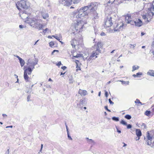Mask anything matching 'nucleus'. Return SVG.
I'll return each instance as SVG.
<instances>
[{
  "mask_svg": "<svg viewBox=\"0 0 154 154\" xmlns=\"http://www.w3.org/2000/svg\"><path fill=\"white\" fill-rule=\"evenodd\" d=\"M147 75L154 77V70H150L147 73Z\"/></svg>",
  "mask_w": 154,
  "mask_h": 154,
  "instance_id": "b1692460",
  "label": "nucleus"
},
{
  "mask_svg": "<svg viewBox=\"0 0 154 154\" xmlns=\"http://www.w3.org/2000/svg\"><path fill=\"white\" fill-rule=\"evenodd\" d=\"M43 144H41V149L40 150V152H41V151L42 150V148H43Z\"/></svg>",
  "mask_w": 154,
  "mask_h": 154,
  "instance_id": "052dcab7",
  "label": "nucleus"
},
{
  "mask_svg": "<svg viewBox=\"0 0 154 154\" xmlns=\"http://www.w3.org/2000/svg\"><path fill=\"white\" fill-rule=\"evenodd\" d=\"M140 137H136V140H139L140 139Z\"/></svg>",
  "mask_w": 154,
  "mask_h": 154,
  "instance_id": "13d9d810",
  "label": "nucleus"
},
{
  "mask_svg": "<svg viewBox=\"0 0 154 154\" xmlns=\"http://www.w3.org/2000/svg\"><path fill=\"white\" fill-rule=\"evenodd\" d=\"M152 46L153 47H154V41H153L152 44Z\"/></svg>",
  "mask_w": 154,
  "mask_h": 154,
  "instance_id": "69168bd1",
  "label": "nucleus"
},
{
  "mask_svg": "<svg viewBox=\"0 0 154 154\" xmlns=\"http://www.w3.org/2000/svg\"><path fill=\"white\" fill-rule=\"evenodd\" d=\"M12 127H13V126L11 125V126H7V127H6V128H12Z\"/></svg>",
  "mask_w": 154,
  "mask_h": 154,
  "instance_id": "e2e57ef3",
  "label": "nucleus"
},
{
  "mask_svg": "<svg viewBox=\"0 0 154 154\" xmlns=\"http://www.w3.org/2000/svg\"><path fill=\"white\" fill-rule=\"evenodd\" d=\"M72 0V2L74 4L77 3H79L80 1V0Z\"/></svg>",
  "mask_w": 154,
  "mask_h": 154,
  "instance_id": "e433bc0d",
  "label": "nucleus"
},
{
  "mask_svg": "<svg viewBox=\"0 0 154 154\" xmlns=\"http://www.w3.org/2000/svg\"><path fill=\"white\" fill-rule=\"evenodd\" d=\"M135 25L136 26L140 27L142 25V22L140 19H138L135 21Z\"/></svg>",
  "mask_w": 154,
  "mask_h": 154,
  "instance_id": "a211bd4d",
  "label": "nucleus"
},
{
  "mask_svg": "<svg viewBox=\"0 0 154 154\" xmlns=\"http://www.w3.org/2000/svg\"><path fill=\"white\" fill-rule=\"evenodd\" d=\"M52 36L54 37V38H55L59 41H60V40L61 38V36L60 35H59V36H58L57 35H52Z\"/></svg>",
  "mask_w": 154,
  "mask_h": 154,
  "instance_id": "393cba45",
  "label": "nucleus"
},
{
  "mask_svg": "<svg viewBox=\"0 0 154 154\" xmlns=\"http://www.w3.org/2000/svg\"><path fill=\"white\" fill-rule=\"evenodd\" d=\"M48 30V28H46L45 29H43V32L45 33H46V32Z\"/></svg>",
  "mask_w": 154,
  "mask_h": 154,
  "instance_id": "8fccbe9b",
  "label": "nucleus"
},
{
  "mask_svg": "<svg viewBox=\"0 0 154 154\" xmlns=\"http://www.w3.org/2000/svg\"><path fill=\"white\" fill-rule=\"evenodd\" d=\"M142 127H143V129H145L147 128L146 125L144 123H142L141 125Z\"/></svg>",
  "mask_w": 154,
  "mask_h": 154,
  "instance_id": "79ce46f5",
  "label": "nucleus"
},
{
  "mask_svg": "<svg viewBox=\"0 0 154 154\" xmlns=\"http://www.w3.org/2000/svg\"><path fill=\"white\" fill-rule=\"evenodd\" d=\"M126 126H127V128L128 129H130L132 127V125L130 124L128 125L127 124V125H126Z\"/></svg>",
  "mask_w": 154,
  "mask_h": 154,
  "instance_id": "ea45409f",
  "label": "nucleus"
},
{
  "mask_svg": "<svg viewBox=\"0 0 154 154\" xmlns=\"http://www.w3.org/2000/svg\"><path fill=\"white\" fill-rule=\"evenodd\" d=\"M125 118L129 120L131 118V117L130 115L127 114L125 116Z\"/></svg>",
  "mask_w": 154,
  "mask_h": 154,
  "instance_id": "7c9ffc66",
  "label": "nucleus"
},
{
  "mask_svg": "<svg viewBox=\"0 0 154 154\" xmlns=\"http://www.w3.org/2000/svg\"><path fill=\"white\" fill-rule=\"evenodd\" d=\"M15 56L16 57L19 59V60H20V59H22L21 58H20L19 56L17 55H16V56Z\"/></svg>",
  "mask_w": 154,
  "mask_h": 154,
  "instance_id": "5fc2aeb1",
  "label": "nucleus"
},
{
  "mask_svg": "<svg viewBox=\"0 0 154 154\" xmlns=\"http://www.w3.org/2000/svg\"><path fill=\"white\" fill-rule=\"evenodd\" d=\"M76 40L75 39H73L70 42L71 44L72 45L73 48H75V45L74 42Z\"/></svg>",
  "mask_w": 154,
  "mask_h": 154,
  "instance_id": "bb28decb",
  "label": "nucleus"
},
{
  "mask_svg": "<svg viewBox=\"0 0 154 154\" xmlns=\"http://www.w3.org/2000/svg\"><path fill=\"white\" fill-rule=\"evenodd\" d=\"M40 25V27H38V30H41L44 27V25L41 24V25Z\"/></svg>",
  "mask_w": 154,
  "mask_h": 154,
  "instance_id": "58836bf2",
  "label": "nucleus"
},
{
  "mask_svg": "<svg viewBox=\"0 0 154 154\" xmlns=\"http://www.w3.org/2000/svg\"><path fill=\"white\" fill-rule=\"evenodd\" d=\"M66 1L64 3H63V5L66 6H69L72 4V0H66Z\"/></svg>",
  "mask_w": 154,
  "mask_h": 154,
  "instance_id": "aec40b11",
  "label": "nucleus"
},
{
  "mask_svg": "<svg viewBox=\"0 0 154 154\" xmlns=\"http://www.w3.org/2000/svg\"><path fill=\"white\" fill-rule=\"evenodd\" d=\"M135 103H140L141 105L145 104L144 103H142L140 102V100L137 99L135 101Z\"/></svg>",
  "mask_w": 154,
  "mask_h": 154,
  "instance_id": "c756f323",
  "label": "nucleus"
},
{
  "mask_svg": "<svg viewBox=\"0 0 154 154\" xmlns=\"http://www.w3.org/2000/svg\"><path fill=\"white\" fill-rule=\"evenodd\" d=\"M85 7L87 8L86 10L87 12H88V14H90L91 13L96 12L97 5V3L94 2L90 3L88 5Z\"/></svg>",
  "mask_w": 154,
  "mask_h": 154,
  "instance_id": "7ed1b4c3",
  "label": "nucleus"
},
{
  "mask_svg": "<svg viewBox=\"0 0 154 154\" xmlns=\"http://www.w3.org/2000/svg\"><path fill=\"white\" fill-rule=\"evenodd\" d=\"M86 7L85 6L75 11L73 13L72 15L74 18H81L82 17L88 15V12Z\"/></svg>",
  "mask_w": 154,
  "mask_h": 154,
  "instance_id": "f257e3e1",
  "label": "nucleus"
},
{
  "mask_svg": "<svg viewBox=\"0 0 154 154\" xmlns=\"http://www.w3.org/2000/svg\"><path fill=\"white\" fill-rule=\"evenodd\" d=\"M136 134L137 136L138 137L142 135V133L140 129H136Z\"/></svg>",
  "mask_w": 154,
  "mask_h": 154,
  "instance_id": "5701e85b",
  "label": "nucleus"
},
{
  "mask_svg": "<svg viewBox=\"0 0 154 154\" xmlns=\"http://www.w3.org/2000/svg\"><path fill=\"white\" fill-rule=\"evenodd\" d=\"M104 108L106 110H107V109H108V106H105L104 107Z\"/></svg>",
  "mask_w": 154,
  "mask_h": 154,
  "instance_id": "774afa93",
  "label": "nucleus"
},
{
  "mask_svg": "<svg viewBox=\"0 0 154 154\" xmlns=\"http://www.w3.org/2000/svg\"><path fill=\"white\" fill-rule=\"evenodd\" d=\"M20 65L21 67H23L25 63V62L24 60L23 59H21L20 60Z\"/></svg>",
  "mask_w": 154,
  "mask_h": 154,
  "instance_id": "a878e982",
  "label": "nucleus"
},
{
  "mask_svg": "<svg viewBox=\"0 0 154 154\" xmlns=\"http://www.w3.org/2000/svg\"><path fill=\"white\" fill-rule=\"evenodd\" d=\"M89 15H90L91 16H93V17L92 18V20L94 22V23H96V21H97V19L99 18L98 14L97 13V12L91 13V14H89Z\"/></svg>",
  "mask_w": 154,
  "mask_h": 154,
  "instance_id": "f8f14e48",
  "label": "nucleus"
},
{
  "mask_svg": "<svg viewBox=\"0 0 154 154\" xmlns=\"http://www.w3.org/2000/svg\"><path fill=\"white\" fill-rule=\"evenodd\" d=\"M25 66H24L23 67V69L24 70H26V72H28V71L29 72H28V74L29 75H30L31 74V73L32 72V70L33 69H32H32L30 67H28V68L26 69H25Z\"/></svg>",
  "mask_w": 154,
  "mask_h": 154,
  "instance_id": "4be33fe9",
  "label": "nucleus"
},
{
  "mask_svg": "<svg viewBox=\"0 0 154 154\" xmlns=\"http://www.w3.org/2000/svg\"><path fill=\"white\" fill-rule=\"evenodd\" d=\"M83 26V24L82 22L81 21L77 22V23L75 24V28L76 31H80L81 29H82Z\"/></svg>",
  "mask_w": 154,
  "mask_h": 154,
  "instance_id": "9d476101",
  "label": "nucleus"
},
{
  "mask_svg": "<svg viewBox=\"0 0 154 154\" xmlns=\"http://www.w3.org/2000/svg\"><path fill=\"white\" fill-rule=\"evenodd\" d=\"M79 93L81 96H85L87 94V92L86 90L80 89L79 91Z\"/></svg>",
  "mask_w": 154,
  "mask_h": 154,
  "instance_id": "6ab92c4d",
  "label": "nucleus"
},
{
  "mask_svg": "<svg viewBox=\"0 0 154 154\" xmlns=\"http://www.w3.org/2000/svg\"><path fill=\"white\" fill-rule=\"evenodd\" d=\"M139 68V66H137L136 67L135 66H133L132 67V71L133 72L136 70L138 69Z\"/></svg>",
  "mask_w": 154,
  "mask_h": 154,
  "instance_id": "c85d7f7f",
  "label": "nucleus"
},
{
  "mask_svg": "<svg viewBox=\"0 0 154 154\" xmlns=\"http://www.w3.org/2000/svg\"><path fill=\"white\" fill-rule=\"evenodd\" d=\"M30 13L27 12L26 11H24L23 13L20 14V16L22 19L25 20L26 19V20H25L26 21V20H29V19H32L29 17V16H30Z\"/></svg>",
  "mask_w": 154,
  "mask_h": 154,
  "instance_id": "1a4fd4ad",
  "label": "nucleus"
},
{
  "mask_svg": "<svg viewBox=\"0 0 154 154\" xmlns=\"http://www.w3.org/2000/svg\"><path fill=\"white\" fill-rule=\"evenodd\" d=\"M28 72H26V70H24V78L26 82L28 81L29 77L27 75Z\"/></svg>",
  "mask_w": 154,
  "mask_h": 154,
  "instance_id": "412c9836",
  "label": "nucleus"
},
{
  "mask_svg": "<svg viewBox=\"0 0 154 154\" xmlns=\"http://www.w3.org/2000/svg\"><path fill=\"white\" fill-rule=\"evenodd\" d=\"M127 17H128V19H127V23H130L131 25H134V24H135V21H133L131 20V16L130 14H128L127 15Z\"/></svg>",
  "mask_w": 154,
  "mask_h": 154,
  "instance_id": "f3484780",
  "label": "nucleus"
},
{
  "mask_svg": "<svg viewBox=\"0 0 154 154\" xmlns=\"http://www.w3.org/2000/svg\"><path fill=\"white\" fill-rule=\"evenodd\" d=\"M142 72H138L136 74V75L137 77H139V75H142Z\"/></svg>",
  "mask_w": 154,
  "mask_h": 154,
  "instance_id": "49530a36",
  "label": "nucleus"
},
{
  "mask_svg": "<svg viewBox=\"0 0 154 154\" xmlns=\"http://www.w3.org/2000/svg\"><path fill=\"white\" fill-rule=\"evenodd\" d=\"M142 16V18L145 20V21H147V22H149L152 18L151 15L149 14L148 13L145 15H143Z\"/></svg>",
  "mask_w": 154,
  "mask_h": 154,
  "instance_id": "9b49d317",
  "label": "nucleus"
},
{
  "mask_svg": "<svg viewBox=\"0 0 154 154\" xmlns=\"http://www.w3.org/2000/svg\"><path fill=\"white\" fill-rule=\"evenodd\" d=\"M9 149H8L5 154H9Z\"/></svg>",
  "mask_w": 154,
  "mask_h": 154,
  "instance_id": "680f3d73",
  "label": "nucleus"
},
{
  "mask_svg": "<svg viewBox=\"0 0 154 154\" xmlns=\"http://www.w3.org/2000/svg\"><path fill=\"white\" fill-rule=\"evenodd\" d=\"M150 7L148 8V13L150 15H151L152 17L154 16V1L152 3H150Z\"/></svg>",
  "mask_w": 154,
  "mask_h": 154,
  "instance_id": "6e6552de",
  "label": "nucleus"
},
{
  "mask_svg": "<svg viewBox=\"0 0 154 154\" xmlns=\"http://www.w3.org/2000/svg\"><path fill=\"white\" fill-rule=\"evenodd\" d=\"M39 20L38 19L33 18L32 19H29L26 21V22L30 24V25L32 27L38 29V27H40V25L41 24L39 23Z\"/></svg>",
  "mask_w": 154,
  "mask_h": 154,
  "instance_id": "39448f33",
  "label": "nucleus"
},
{
  "mask_svg": "<svg viewBox=\"0 0 154 154\" xmlns=\"http://www.w3.org/2000/svg\"><path fill=\"white\" fill-rule=\"evenodd\" d=\"M49 46L50 47H52L54 45V43L53 42H50L49 43Z\"/></svg>",
  "mask_w": 154,
  "mask_h": 154,
  "instance_id": "a19ab883",
  "label": "nucleus"
},
{
  "mask_svg": "<svg viewBox=\"0 0 154 154\" xmlns=\"http://www.w3.org/2000/svg\"><path fill=\"white\" fill-rule=\"evenodd\" d=\"M61 64V63L60 61L58 62V63L57 64V65L58 66H60Z\"/></svg>",
  "mask_w": 154,
  "mask_h": 154,
  "instance_id": "4d7b16f0",
  "label": "nucleus"
},
{
  "mask_svg": "<svg viewBox=\"0 0 154 154\" xmlns=\"http://www.w3.org/2000/svg\"><path fill=\"white\" fill-rule=\"evenodd\" d=\"M19 27L21 29H23L24 27L22 25H20L19 26Z\"/></svg>",
  "mask_w": 154,
  "mask_h": 154,
  "instance_id": "6e6d98bb",
  "label": "nucleus"
},
{
  "mask_svg": "<svg viewBox=\"0 0 154 154\" xmlns=\"http://www.w3.org/2000/svg\"><path fill=\"white\" fill-rule=\"evenodd\" d=\"M112 119L116 122H118L119 121V118L118 117L114 116L112 117Z\"/></svg>",
  "mask_w": 154,
  "mask_h": 154,
  "instance_id": "cd10ccee",
  "label": "nucleus"
},
{
  "mask_svg": "<svg viewBox=\"0 0 154 154\" xmlns=\"http://www.w3.org/2000/svg\"><path fill=\"white\" fill-rule=\"evenodd\" d=\"M56 51H57V52H59V51L58 50H54L52 52V53H51V54L52 55H53L54 54V53L56 52Z\"/></svg>",
  "mask_w": 154,
  "mask_h": 154,
  "instance_id": "3c124183",
  "label": "nucleus"
},
{
  "mask_svg": "<svg viewBox=\"0 0 154 154\" xmlns=\"http://www.w3.org/2000/svg\"><path fill=\"white\" fill-rule=\"evenodd\" d=\"M73 79L72 78L70 79H69V83H73Z\"/></svg>",
  "mask_w": 154,
  "mask_h": 154,
  "instance_id": "37998d69",
  "label": "nucleus"
},
{
  "mask_svg": "<svg viewBox=\"0 0 154 154\" xmlns=\"http://www.w3.org/2000/svg\"><path fill=\"white\" fill-rule=\"evenodd\" d=\"M86 139L88 140V143H94V141L92 139H89L88 138H87V137L86 138Z\"/></svg>",
  "mask_w": 154,
  "mask_h": 154,
  "instance_id": "2f4dec72",
  "label": "nucleus"
},
{
  "mask_svg": "<svg viewBox=\"0 0 154 154\" xmlns=\"http://www.w3.org/2000/svg\"><path fill=\"white\" fill-rule=\"evenodd\" d=\"M30 59H28V60L27 63V65H28L29 64H31L30 66V67H32V69H33L35 68L34 66H35L38 63V61H36V62H30Z\"/></svg>",
  "mask_w": 154,
  "mask_h": 154,
  "instance_id": "2eb2a0df",
  "label": "nucleus"
},
{
  "mask_svg": "<svg viewBox=\"0 0 154 154\" xmlns=\"http://www.w3.org/2000/svg\"><path fill=\"white\" fill-rule=\"evenodd\" d=\"M61 68L64 70L66 68V66H63L61 67Z\"/></svg>",
  "mask_w": 154,
  "mask_h": 154,
  "instance_id": "864d4df0",
  "label": "nucleus"
},
{
  "mask_svg": "<svg viewBox=\"0 0 154 154\" xmlns=\"http://www.w3.org/2000/svg\"><path fill=\"white\" fill-rule=\"evenodd\" d=\"M116 129L117 132L119 133H121V131L120 130H119L118 128V127L117 126H116Z\"/></svg>",
  "mask_w": 154,
  "mask_h": 154,
  "instance_id": "de8ad7c7",
  "label": "nucleus"
},
{
  "mask_svg": "<svg viewBox=\"0 0 154 154\" xmlns=\"http://www.w3.org/2000/svg\"><path fill=\"white\" fill-rule=\"evenodd\" d=\"M151 113V112L149 111L146 110L145 112V115L146 116H148Z\"/></svg>",
  "mask_w": 154,
  "mask_h": 154,
  "instance_id": "72a5a7b5",
  "label": "nucleus"
},
{
  "mask_svg": "<svg viewBox=\"0 0 154 154\" xmlns=\"http://www.w3.org/2000/svg\"><path fill=\"white\" fill-rule=\"evenodd\" d=\"M67 133V136L68 137L69 140H72V138H71V137L69 135V132Z\"/></svg>",
  "mask_w": 154,
  "mask_h": 154,
  "instance_id": "a18cd8bd",
  "label": "nucleus"
},
{
  "mask_svg": "<svg viewBox=\"0 0 154 154\" xmlns=\"http://www.w3.org/2000/svg\"><path fill=\"white\" fill-rule=\"evenodd\" d=\"M43 18L44 19H46L48 17V14H43L42 15Z\"/></svg>",
  "mask_w": 154,
  "mask_h": 154,
  "instance_id": "f704fd0d",
  "label": "nucleus"
},
{
  "mask_svg": "<svg viewBox=\"0 0 154 154\" xmlns=\"http://www.w3.org/2000/svg\"><path fill=\"white\" fill-rule=\"evenodd\" d=\"M76 68H77L76 70L77 71L78 70H81V68L80 67L78 66V63L76 62Z\"/></svg>",
  "mask_w": 154,
  "mask_h": 154,
  "instance_id": "4c0bfd02",
  "label": "nucleus"
},
{
  "mask_svg": "<svg viewBox=\"0 0 154 154\" xmlns=\"http://www.w3.org/2000/svg\"><path fill=\"white\" fill-rule=\"evenodd\" d=\"M16 5L19 10H21V8L25 10H28L30 8V6L29 2L24 0L18 1L16 3Z\"/></svg>",
  "mask_w": 154,
  "mask_h": 154,
  "instance_id": "f03ea898",
  "label": "nucleus"
},
{
  "mask_svg": "<svg viewBox=\"0 0 154 154\" xmlns=\"http://www.w3.org/2000/svg\"><path fill=\"white\" fill-rule=\"evenodd\" d=\"M102 44L101 42H98L96 45H94L95 49L96 51H98L99 52H101V50L100 48H101L102 47Z\"/></svg>",
  "mask_w": 154,
  "mask_h": 154,
  "instance_id": "ddd939ff",
  "label": "nucleus"
},
{
  "mask_svg": "<svg viewBox=\"0 0 154 154\" xmlns=\"http://www.w3.org/2000/svg\"><path fill=\"white\" fill-rule=\"evenodd\" d=\"M100 53V52H99L98 51H96L95 50V51L92 52L91 55L89 57V59H92L93 57L95 56H96V58H97V57L96 55H98Z\"/></svg>",
  "mask_w": 154,
  "mask_h": 154,
  "instance_id": "4468645a",
  "label": "nucleus"
},
{
  "mask_svg": "<svg viewBox=\"0 0 154 154\" xmlns=\"http://www.w3.org/2000/svg\"><path fill=\"white\" fill-rule=\"evenodd\" d=\"M114 0H109V3H110V2H111L112 3L114 2Z\"/></svg>",
  "mask_w": 154,
  "mask_h": 154,
  "instance_id": "338daca9",
  "label": "nucleus"
},
{
  "mask_svg": "<svg viewBox=\"0 0 154 154\" xmlns=\"http://www.w3.org/2000/svg\"><path fill=\"white\" fill-rule=\"evenodd\" d=\"M112 21V18L110 16L105 17L104 21L105 28H106L111 26L113 24Z\"/></svg>",
  "mask_w": 154,
  "mask_h": 154,
  "instance_id": "423d86ee",
  "label": "nucleus"
},
{
  "mask_svg": "<svg viewBox=\"0 0 154 154\" xmlns=\"http://www.w3.org/2000/svg\"><path fill=\"white\" fill-rule=\"evenodd\" d=\"M100 35L102 36L104 35H105V33H104L103 32H102L101 33Z\"/></svg>",
  "mask_w": 154,
  "mask_h": 154,
  "instance_id": "bf43d9fd",
  "label": "nucleus"
},
{
  "mask_svg": "<svg viewBox=\"0 0 154 154\" xmlns=\"http://www.w3.org/2000/svg\"><path fill=\"white\" fill-rule=\"evenodd\" d=\"M66 131H67V133L69 132V131H68V128L67 126H66Z\"/></svg>",
  "mask_w": 154,
  "mask_h": 154,
  "instance_id": "0e129e2a",
  "label": "nucleus"
},
{
  "mask_svg": "<svg viewBox=\"0 0 154 154\" xmlns=\"http://www.w3.org/2000/svg\"><path fill=\"white\" fill-rule=\"evenodd\" d=\"M85 101L84 100L82 99H81L79 103L77 104V107L82 109L83 107L82 105L85 104Z\"/></svg>",
  "mask_w": 154,
  "mask_h": 154,
  "instance_id": "dca6fc26",
  "label": "nucleus"
},
{
  "mask_svg": "<svg viewBox=\"0 0 154 154\" xmlns=\"http://www.w3.org/2000/svg\"><path fill=\"white\" fill-rule=\"evenodd\" d=\"M109 103H110V104H114L113 102L112 101V100H111L110 98L109 99Z\"/></svg>",
  "mask_w": 154,
  "mask_h": 154,
  "instance_id": "09e8293b",
  "label": "nucleus"
},
{
  "mask_svg": "<svg viewBox=\"0 0 154 154\" xmlns=\"http://www.w3.org/2000/svg\"><path fill=\"white\" fill-rule=\"evenodd\" d=\"M146 137L148 139L146 142L148 145H150L152 147H154V140L150 136L149 133L147 134Z\"/></svg>",
  "mask_w": 154,
  "mask_h": 154,
  "instance_id": "0eeeda50",
  "label": "nucleus"
},
{
  "mask_svg": "<svg viewBox=\"0 0 154 154\" xmlns=\"http://www.w3.org/2000/svg\"><path fill=\"white\" fill-rule=\"evenodd\" d=\"M125 26L126 25H125L122 22H119L116 24V25H114L110 29L109 32H118L120 30H122L124 27H125Z\"/></svg>",
  "mask_w": 154,
  "mask_h": 154,
  "instance_id": "20e7f679",
  "label": "nucleus"
},
{
  "mask_svg": "<svg viewBox=\"0 0 154 154\" xmlns=\"http://www.w3.org/2000/svg\"><path fill=\"white\" fill-rule=\"evenodd\" d=\"M30 95H29L27 96V101H30Z\"/></svg>",
  "mask_w": 154,
  "mask_h": 154,
  "instance_id": "c03bdc74",
  "label": "nucleus"
},
{
  "mask_svg": "<svg viewBox=\"0 0 154 154\" xmlns=\"http://www.w3.org/2000/svg\"><path fill=\"white\" fill-rule=\"evenodd\" d=\"M120 124L123 125H127V123L123 120H122L120 122Z\"/></svg>",
  "mask_w": 154,
  "mask_h": 154,
  "instance_id": "473e14b6",
  "label": "nucleus"
},
{
  "mask_svg": "<svg viewBox=\"0 0 154 154\" xmlns=\"http://www.w3.org/2000/svg\"><path fill=\"white\" fill-rule=\"evenodd\" d=\"M108 93L107 91H106L105 92V96L106 97H108Z\"/></svg>",
  "mask_w": 154,
  "mask_h": 154,
  "instance_id": "603ef678",
  "label": "nucleus"
},
{
  "mask_svg": "<svg viewBox=\"0 0 154 154\" xmlns=\"http://www.w3.org/2000/svg\"><path fill=\"white\" fill-rule=\"evenodd\" d=\"M82 54H77L76 55L73 56V57L75 58L79 57H82Z\"/></svg>",
  "mask_w": 154,
  "mask_h": 154,
  "instance_id": "c9c22d12",
  "label": "nucleus"
}]
</instances>
